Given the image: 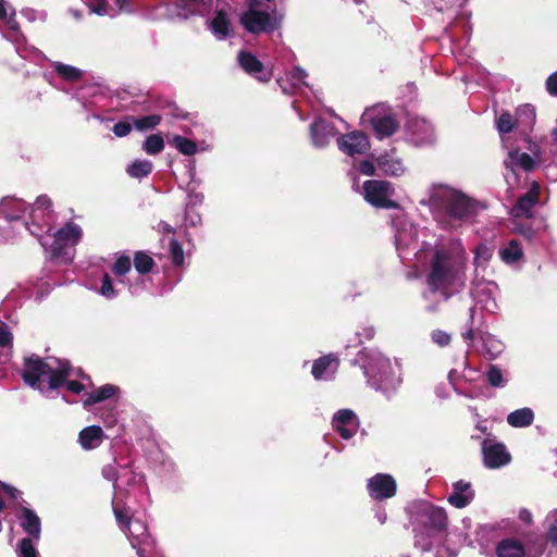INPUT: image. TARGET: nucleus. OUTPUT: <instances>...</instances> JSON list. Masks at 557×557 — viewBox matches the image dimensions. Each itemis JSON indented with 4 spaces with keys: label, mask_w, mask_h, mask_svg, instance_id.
I'll use <instances>...</instances> for the list:
<instances>
[{
    "label": "nucleus",
    "mask_w": 557,
    "mask_h": 557,
    "mask_svg": "<svg viewBox=\"0 0 557 557\" xmlns=\"http://www.w3.org/2000/svg\"><path fill=\"white\" fill-rule=\"evenodd\" d=\"M466 257L460 247L435 250L426 277L430 292L440 293L443 300L460 293L466 286Z\"/></svg>",
    "instance_id": "obj_1"
},
{
    "label": "nucleus",
    "mask_w": 557,
    "mask_h": 557,
    "mask_svg": "<svg viewBox=\"0 0 557 557\" xmlns=\"http://www.w3.org/2000/svg\"><path fill=\"white\" fill-rule=\"evenodd\" d=\"M72 375L85 377L79 370L74 373L66 360L55 358L42 360L37 356L27 358L23 370L25 383L44 393L52 392L66 383L70 392L79 394L85 386L76 381H66Z\"/></svg>",
    "instance_id": "obj_2"
},
{
    "label": "nucleus",
    "mask_w": 557,
    "mask_h": 557,
    "mask_svg": "<svg viewBox=\"0 0 557 557\" xmlns=\"http://www.w3.org/2000/svg\"><path fill=\"white\" fill-rule=\"evenodd\" d=\"M362 359H364L363 372L370 386L389 397L401 382L391 360L377 350L362 351L360 360Z\"/></svg>",
    "instance_id": "obj_3"
},
{
    "label": "nucleus",
    "mask_w": 557,
    "mask_h": 557,
    "mask_svg": "<svg viewBox=\"0 0 557 557\" xmlns=\"http://www.w3.org/2000/svg\"><path fill=\"white\" fill-rule=\"evenodd\" d=\"M429 202L434 210L444 211L455 219L467 218L472 211L470 199L446 185H434L430 190Z\"/></svg>",
    "instance_id": "obj_4"
},
{
    "label": "nucleus",
    "mask_w": 557,
    "mask_h": 557,
    "mask_svg": "<svg viewBox=\"0 0 557 557\" xmlns=\"http://www.w3.org/2000/svg\"><path fill=\"white\" fill-rule=\"evenodd\" d=\"M281 22L282 15L276 9L264 8L260 0H247V10L239 16V23L250 34L272 32Z\"/></svg>",
    "instance_id": "obj_5"
},
{
    "label": "nucleus",
    "mask_w": 557,
    "mask_h": 557,
    "mask_svg": "<svg viewBox=\"0 0 557 557\" xmlns=\"http://www.w3.org/2000/svg\"><path fill=\"white\" fill-rule=\"evenodd\" d=\"M499 295L498 286L493 281H485L483 278H475L472 283L471 296L474 301V307L470 309L469 329L462 333L466 341L473 339V325L474 314L476 308L487 313H496L499 310L497 297Z\"/></svg>",
    "instance_id": "obj_6"
},
{
    "label": "nucleus",
    "mask_w": 557,
    "mask_h": 557,
    "mask_svg": "<svg viewBox=\"0 0 557 557\" xmlns=\"http://www.w3.org/2000/svg\"><path fill=\"white\" fill-rule=\"evenodd\" d=\"M28 218L29 221L22 222V228L37 237L40 245L44 248H47L48 242L46 240L45 235H48L51 232V224L54 220L51 199L46 195L37 197L35 203L30 208Z\"/></svg>",
    "instance_id": "obj_7"
},
{
    "label": "nucleus",
    "mask_w": 557,
    "mask_h": 557,
    "mask_svg": "<svg viewBox=\"0 0 557 557\" xmlns=\"http://www.w3.org/2000/svg\"><path fill=\"white\" fill-rule=\"evenodd\" d=\"M83 236V230L79 225L69 222L58 230L52 236L45 235L48 242L46 251L50 253L51 259H60L67 263L73 260V247L78 244Z\"/></svg>",
    "instance_id": "obj_8"
},
{
    "label": "nucleus",
    "mask_w": 557,
    "mask_h": 557,
    "mask_svg": "<svg viewBox=\"0 0 557 557\" xmlns=\"http://www.w3.org/2000/svg\"><path fill=\"white\" fill-rule=\"evenodd\" d=\"M113 512L121 530L126 534L134 549L137 550L139 557H144V547L151 544L147 525L139 519L129 517L128 509L120 508L113 502Z\"/></svg>",
    "instance_id": "obj_9"
},
{
    "label": "nucleus",
    "mask_w": 557,
    "mask_h": 557,
    "mask_svg": "<svg viewBox=\"0 0 557 557\" xmlns=\"http://www.w3.org/2000/svg\"><path fill=\"white\" fill-rule=\"evenodd\" d=\"M362 120L372 126L379 139L392 136L398 127L391 108L384 104L367 109L362 114Z\"/></svg>",
    "instance_id": "obj_10"
},
{
    "label": "nucleus",
    "mask_w": 557,
    "mask_h": 557,
    "mask_svg": "<svg viewBox=\"0 0 557 557\" xmlns=\"http://www.w3.org/2000/svg\"><path fill=\"white\" fill-rule=\"evenodd\" d=\"M5 21V28L1 30L2 37L15 46L16 52L25 58L26 39L16 21V11L7 0H0V21Z\"/></svg>",
    "instance_id": "obj_11"
},
{
    "label": "nucleus",
    "mask_w": 557,
    "mask_h": 557,
    "mask_svg": "<svg viewBox=\"0 0 557 557\" xmlns=\"http://www.w3.org/2000/svg\"><path fill=\"white\" fill-rule=\"evenodd\" d=\"M393 195L394 188L389 182L371 180L363 184L364 199L374 207L397 208V202L391 199Z\"/></svg>",
    "instance_id": "obj_12"
},
{
    "label": "nucleus",
    "mask_w": 557,
    "mask_h": 557,
    "mask_svg": "<svg viewBox=\"0 0 557 557\" xmlns=\"http://www.w3.org/2000/svg\"><path fill=\"white\" fill-rule=\"evenodd\" d=\"M396 230L395 244L400 258L406 259L409 255L408 250H416L418 247L417 236L418 231L416 226L410 223L406 216L401 215L393 221Z\"/></svg>",
    "instance_id": "obj_13"
},
{
    "label": "nucleus",
    "mask_w": 557,
    "mask_h": 557,
    "mask_svg": "<svg viewBox=\"0 0 557 557\" xmlns=\"http://www.w3.org/2000/svg\"><path fill=\"white\" fill-rule=\"evenodd\" d=\"M418 521L428 532H442L447 527V515L444 508L430 503L418 506Z\"/></svg>",
    "instance_id": "obj_14"
},
{
    "label": "nucleus",
    "mask_w": 557,
    "mask_h": 557,
    "mask_svg": "<svg viewBox=\"0 0 557 557\" xmlns=\"http://www.w3.org/2000/svg\"><path fill=\"white\" fill-rule=\"evenodd\" d=\"M483 462L486 468L497 469L508 465L511 456L503 443L485 438L481 444Z\"/></svg>",
    "instance_id": "obj_15"
},
{
    "label": "nucleus",
    "mask_w": 557,
    "mask_h": 557,
    "mask_svg": "<svg viewBox=\"0 0 557 557\" xmlns=\"http://www.w3.org/2000/svg\"><path fill=\"white\" fill-rule=\"evenodd\" d=\"M368 492L373 499L382 500L396 494V481L386 473H377L368 480Z\"/></svg>",
    "instance_id": "obj_16"
},
{
    "label": "nucleus",
    "mask_w": 557,
    "mask_h": 557,
    "mask_svg": "<svg viewBox=\"0 0 557 557\" xmlns=\"http://www.w3.org/2000/svg\"><path fill=\"white\" fill-rule=\"evenodd\" d=\"M26 208V203L22 199H2L0 202V228H5L4 223H15L16 230H20L22 227L20 220L24 216Z\"/></svg>",
    "instance_id": "obj_17"
},
{
    "label": "nucleus",
    "mask_w": 557,
    "mask_h": 557,
    "mask_svg": "<svg viewBox=\"0 0 557 557\" xmlns=\"http://www.w3.org/2000/svg\"><path fill=\"white\" fill-rule=\"evenodd\" d=\"M337 146L347 156L363 154L370 148L368 137L359 131L347 133L337 138Z\"/></svg>",
    "instance_id": "obj_18"
},
{
    "label": "nucleus",
    "mask_w": 557,
    "mask_h": 557,
    "mask_svg": "<svg viewBox=\"0 0 557 557\" xmlns=\"http://www.w3.org/2000/svg\"><path fill=\"white\" fill-rule=\"evenodd\" d=\"M213 7V0H180L171 11L172 16L188 18L191 15H206Z\"/></svg>",
    "instance_id": "obj_19"
},
{
    "label": "nucleus",
    "mask_w": 557,
    "mask_h": 557,
    "mask_svg": "<svg viewBox=\"0 0 557 557\" xmlns=\"http://www.w3.org/2000/svg\"><path fill=\"white\" fill-rule=\"evenodd\" d=\"M332 425L344 440H349L356 434L359 420L352 410L341 409L334 414Z\"/></svg>",
    "instance_id": "obj_20"
},
{
    "label": "nucleus",
    "mask_w": 557,
    "mask_h": 557,
    "mask_svg": "<svg viewBox=\"0 0 557 557\" xmlns=\"http://www.w3.org/2000/svg\"><path fill=\"white\" fill-rule=\"evenodd\" d=\"M409 139L416 146H426L434 141L432 125L424 119H413L408 125Z\"/></svg>",
    "instance_id": "obj_21"
},
{
    "label": "nucleus",
    "mask_w": 557,
    "mask_h": 557,
    "mask_svg": "<svg viewBox=\"0 0 557 557\" xmlns=\"http://www.w3.org/2000/svg\"><path fill=\"white\" fill-rule=\"evenodd\" d=\"M237 59L243 70L260 82H269L271 79L272 72L264 70L263 64L252 53L240 51Z\"/></svg>",
    "instance_id": "obj_22"
},
{
    "label": "nucleus",
    "mask_w": 557,
    "mask_h": 557,
    "mask_svg": "<svg viewBox=\"0 0 557 557\" xmlns=\"http://www.w3.org/2000/svg\"><path fill=\"white\" fill-rule=\"evenodd\" d=\"M337 134L336 128L333 124L322 120L317 119L310 125V137L314 147L324 148L329 145L330 140Z\"/></svg>",
    "instance_id": "obj_23"
},
{
    "label": "nucleus",
    "mask_w": 557,
    "mask_h": 557,
    "mask_svg": "<svg viewBox=\"0 0 557 557\" xmlns=\"http://www.w3.org/2000/svg\"><path fill=\"white\" fill-rule=\"evenodd\" d=\"M451 488L453 491L449 494L447 500L451 506L456 508H465L474 499L475 493L469 482L459 480L453 483Z\"/></svg>",
    "instance_id": "obj_24"
},
{
    "label": "nucleus",
    "mask_w": 557,
    "mask_h": 557,
    "mask_svg": "<svg viewBox=\"0 0 557 557\" xmlns=\"http://www.w3.org/2000/svg\"><path fill=\"white\" fill-rule=\"evenodd\" d=\"M540 185L532 183L529 191L519 198L518 202L512 207L511 214L515 218H530L532 208L539 202Z\"/></svg>",
    "instance_id": "obj_25"
},
{
    "label": "nucleus",
    "mask_w": 557,
    "mask_h": 557,
    "mask_svg": "<svg viewBox=\"0 0 557 557\" xmlns=\"http://www.w3.org/2000/svg\"><path fill=\"white\" fill-rule=\"evenodd\" d=\"M308 74L299 66H295L292 71L286 72L284 76L277 78L282 91L286 95H293L302 86H307L305 82Z\"/></svg>",
    "instance_id": "obj_26"
},
{
    "label": "nucleus",
    "mask_w": 557,
    "mask_h": 557,
    "mask_svg": "<svg viewBox=\"0 0 557 557\" xmlns=\"http://www.w3.org/2000/svg\"><path fill=\"white\" fill-rule=\"evenodd\" d=\"M507 170L515 175L517 169L523 171H532L536 166V160L527 152H520L518 149L508 151L507 158L504 160Z\"/></svg>",
    "instance_id": "obj_27"
},
{
    "label": "nucleus",
    "mask_w": 557,
    "mask_h": 557,
    "mask_svg": "<svg viewBox=\"0 0 557 557\" xmlns=\"http://www.w3.org/2000/svg\"><path fill=\"white\" fill-rule=\"evenodd\" d=\"M337 367V359L332 355H327L314 361L311 373L315 380L326 381L334 376Z\"/></svg>",
    "instance_id": "obj_28"
},
{
    "label": "nucleus",
    "mask_w": 557,
    "mask_h": 557,
    "mask_svg": "<svg viewBox=\"0 0 557 557\" xmlns=\"http://www.w3.org/2000/svg\"><path fill=\"white\" fill-rule=\"evenodd\" d=\"M208 26L214 37L219 40H224L232 32L231 21L227 14L222 10L216 11L214 17L211 21H208Z\"/></svg>",
    "instance_id": "obj_29"
},
{
    "label": "nucleus",
    "mask_w": 557,
    "mask_h": 557,
    "mask_svg": "<svg viewBox=\"0 0 557 557\" xmlns=\"http://www.w3.org/2000/svg\"><path fill=\"white\" fill-rule=\"evenodd\" d=\"M380 170L388 176H401L406 172V166L400 158L393 154H382L376 159Z\"/></svg>",
    "instance_id": "obj_30"
},
{
    "label": "nucleus",
    "mask_w": 557,
    "mask_h": 557,
    "mask_svg": "<svg viewBox=\"0 0 557 557\" xmlns=\"http://www.w3.org/2000/svg\"><path fill=\"white\" fill-rule=\"evenodd\" d=\"M21 527L34 540L38 541L41 533V522L39 517L29 508H22V516L20 517Z\"/></svg>",
    "instance_id": "obj_31"
},
{
    "label": "nucleus",
    "mask_w": 557,
    "mask_h": 557,
    "mask_svg": "<svg viewBox=\"0 0 557 557\" xmlns=\"http://www.w3.org/2000/svg\"><path fill=\"white\" fill-rule=\"evenodd\" d=\"M496 557H528L522 543L515 539H505L495 547Z\"/></svg>",
    "instance_id": "obj_32"
},
{
    "label": "nucleus",
    "mask_w": 557,
    "mask_h": 557,
    "mask_svg": "<svg viewBox=\"0 0 557 557\" xmlns=\"http://www.w3.org/2000/svg\"><path fill=\"white\" fill-rule=\"evenodd\" d=\"M103 436L102 429L97 425H90L83 429L79 433V443L85 449H92L101 444Z\"/></svg>",
    "instance_id": "obj_33"
},
{
    "label": "nucleus",
    "mask_w": 557,
    "mask_h": 557,
    "mask_svg": "<svg viewBox=\"0 0 557 557\" xmlns=\"http://www.w3.org/2000/svg\"><path fill=\"white\" fill-rule=\"evenodd\" d=\"M498 253L502 261H504L506 264H515L523 258V249L521 244L516 239L509 240L507 245L499 249Z\"/></svg>",
    "instance_id": "obj_34"
},
{
    "label": "nucleus",
    "mask_w": 557,
    "mask_h": 557,
    "mask_svg": "<svg viewBox=\"0 0 557 557\" xmlns=\"http://www.w3.org/2000/svg\"><path fill=\"white\" fill-rule=\"evenodd\" d=\"M534 421V412L531 408L524 407L510 412L507 416V423L512 428H527Z\"/></svg>",
    "instance_id": "obj_35"
},
{
    "label": "nucleus",
    "mask_w": 557,
    "mask_h": 557,
    "mask_svg": "<svg viewBox=\"0 0 557 557\" xmlns=\"http://www.w3.org/2000/svg\"><path fill=\"white\" fill-rule=\"evenodd\" d=\"M546 521L548 522L547 540L549 543L547 557H557V509L548 513Z\"/></svg>",
    "instance_id": "obj_36"
},
{
    "label": "nucleus",
    "mask_w": 557,
    "mask_h": 557,
    "mask_svg": "<svg viewBox=\"0 0 557 557\" xmlns=\"http://www.w3.org/2000/svg\"><path fill=\"white\" fill-rule=\"evenodd\" d=\"M116 391L117 388L114 385L106 384L95 389L92 393H89L86 399L84 400V406L88 407L97 403L103 401L106 399H109L116 393Z\"/></svg>",
    "instance_id": "obj_37"
},
{
    "label": "nucleus",
    "mask_w": 557,
    "mask_h": 557,
    "mask_svg": "<svg viewBox=\"0 0 557 557\" xmlns=\"http://www.w3.org/2000/svg\"><path fill=\"white\" fill-rule=\"evenodd\" d=\"M536 114L532 104H523L517 110V123L525 129H531L535 123Z\"/></svg>",
    "instance_id": "obj_38"
},
{
    "label": "nucleus",
    "mask_w": 557,
    "mask_h": 557,
    "mask_svg": "<svg viewBox=\"0 0 557 557\" xmlns=\"http://www.w3.org/2000/svg\"><path fill=\"white\" fill-rule=\"evenodd\" d=\"M170 144L184 156H194L198 150L195 141L181 135H174Z\"/></svg>",
    "instance_id": "obj_39"
},
{
    "label": "nucleus",
    "mask_w": 557,
    "mask_h": 557,
    "mask_svg": "<svg viewBox=\"0 0 557 557\" xmlns=\"http://www.w3.org/2000/svg\"><path fill=\"white\" fill-rule=\"evenodd\" d=\"M152 168V163L148 160H135L127 166L126 172L132 177L143 178L151 173Z\"/></svg>",
    "instance_id": "obj_40"
},
{
    "label": "nucleus",
    "mask_w": 557,
    "mask_h": 557,
    "mask_svg": "<svg viewBox=\"0 0 557 557\" xmlns=\"http://www.w3.org/2000/svg\"><path fill=\"white\" fill-rule=\"evenodd\" d=\"M53 69L62 78L71 82L78 79L82 75V71L77 67L61 62H54Z\"/></svg>",
    "instance_id": "obj_41"
},
{
    "label": "nucleus",
    "mask_w": 557,
    "mask_h": 557,
    "mask_svg": "<svg viewBox=\"0 0 557 557\" xmlns=\"http://www.w3.org/2000/svg\"><path fill=\"white\" fill-rule=\"evenodd\" d=\"M161 122V116L151 114L143 117H132L134 127L138 131H147L156 127Z\"/></svg>",
    "instance_id": "obj_42"
},
{
    "label": "nucleus",
    "mask_w": 557,
    "mask_h": 557,
    "mask_svg": "<svg viewBox=\"0 0 557 557\" xmlns=\"http://www.w3.org/2000/svg\"><path fill=\"white\" fill-rule=\"evenodd\" d=\"M154 264L153 259L143 251H138L134 257V265L137 272L146 274L151 271Z\"/></svg>",
    "instance_id": "obj_43"
},
{
    "label": "nucleus",
    "mask_w": 557,
    "mask_h": 557,
    "mask_svg": "<svg viewBox=\"0 0 557 557\" xmlns=\"http://www.w3.org/2000/svg\"><path fill=\"white\" fill-rule=\"evenodd\" d=\"M163 148L164 141L160 135H150L144 143V149L148 154H158Z\"/></svg>",
    "instance_id": "obj_44"
},
{
    "label": "nucleus",
    "mask_w": 557,
    "mask_h": 557,
    "mask_svg": "<svg viewBox=\"0 0 557 557\" xmlns=\"http://www.w3.org/2000/svg\"><path fill=\"white\" fill-rule=\"evenodd\" d=\"M33 540V537H25L20 541L16 550L18 557H38Z\"/></svg>",
    "instance_id": "obj_45"
},
{
    "label": "nucleus",
    "mask_w": 557,
    "mask_h": 557,
    "mask_svg": "<svg viewBox=\"0 0 557 557\" xmlns=\"http://www.w3.org/2000/svg\"><path fill=\"white\" fill-rule=\"evenodd\" d=\"M486 377L491 386L504 387L506 380L504 379L503 372L496 366H491L486 372Z\"/></svg>",
    "instance_id": "obj_46"
},
{
    "label": "nucleus",
    "mask_w": 557,
    "mask_h": 557,
    "mask_svg": "<svg viewBox=\"0 0 557 557\" xmlns=\"http://www.w3.org/2000/svg\"><path fill=\"white\" fill-rule=\"evenodd\" d=\"M131 258L122 255L116 258L112 271L116 276H123L131 271Z\"/></svg>",
    "instance_id": "obj_47"
},
{
    "label": "nucleus",
    "mask_w": 557,
    "mask_h": 557,
    "mask_svg": "<svg viewBox=\"0 0 557 557\" xmlns=\"http://www.w3.org/2000/svg\"><path fill=\"white\" fill-rule=\"evenodd\" d=\"M99 294L108 299H113L117 296V292L113 287V282L107 273L102 276Z\"/></svg>",
    "instance_id": "obj_48"
},
{
    "label": "nucleus",
    "mask_w": 557,
    "mask_h": 557,
    "mask_svg": "<svg viewBox=\"0 0 557 557\" xmlns=\"http://www.w3.org/2000/svg\"><path fill=\"white\" fill-rule=\"evenodd\" d=\"M170 255L175 265L180 267L184 263V250L181 244L174 238L170 242Z\"/></svg>",
    "instance_id": "obj_49"
},
{
    "label": "nucleus",
    "mask_w": 557,
    "mask_h": 557,
    "mask_svg": "<svg viewBox=\"0 0 557 557\" xmlns=\"http://www.w3.org/2000/svg\"><path fill=\"white\" fill-rule=\"evenodd\" d=\"M513 119L508 112H504L497 120V129L500 134L510 133L513 128Z\"/></svg>",
    "instance_id": "obj_50"
},
{
    "label": "nucleus",
    "mask_w": 557,
    "mask_h": 557,
    "mask_svg": "<svg viewBox=\"0 0 557 557\" xmlns=\"http://www.w3.org/2000/svg\"><path fill=\"white\" fill-rule=\"evenodd\" d=\"M21 14L29 22L46 21L47 14L45 11H38L32 8H24Z\"/></svg>",
    "instance_id": "obj_51"
},
{
    "label": "nucleus",
    "mask_w": 557,
    "mask_h": 557,
    "mask_svg": "<svg viewBox=\"0 0 557 557\" xmlns=\"http://www.w3.org/2000/svg\"><path fill=\"white\" fill-rule=\"evenodd\" d=\"M102 475L106 480L113 482V487L116 488V482L120 476L117 466L115 463L107 465L102 468Z\"/></svg>",
    "instance_id": "obj_52"
},
{
    "label": "nucleus",
    "mask_w": 557,
    "mask_h": 557,
    "mask_svg": "<svg viewBox=\"0 0 557 557\" xmlns=\"http://www.w3.org/2000/svg\"><path fill=\"white\" fill-rule=\"evenodd\" d=\"M467 0H434L436 9L441 12L453 8L462 7Z\"/></svg>",
    "instance_id": "obj_53"
},
{
    "label": "nucleus",
    "mask_w": 557,
    "mask_h": 557,
    "mask_svg": "<svg viewBox=\"0 0 557 557\" xmlns=\"http://www.w3.org/2000/svg\"><path fill=\"white\" fill-rule=\"evenodd\" d=\"M432 341L441 347L450 343V335L444 331L436 330L431 334Z\"/></svg>",
    "instance_id": "obj_54"
},
{
    "label": "nucleus",
    "mask_w": 557,
    "mask_h": 557,
    "mask_svg": "<svg viewBox=\"0 0 557 557\" xmlns=\"http://www.w3.org/2000/svg\"><path fill=\"white\" fill-rule=\"evenodd\" d=\"M13 339L12 333L9 330V326L0 321V346H9L11 345Z\"/></svg>",
    "instance_id": "obj_55"
},
{
    "label": "nucleus",
    "mask_w": 557,
    "mask_h": 557,
    "mask_svg": "<svg viewBox=\"0 0 557 557\" xmlns=\"http://www.w3.org/2000/svg\"><path fill=\"white\" fill-rule=\"evenodd\" d=\"M132 131V124L127 121H121L114 124L113 133L117 137H124L128 135Z\"/></svg>",
    "instance_id": "obj_56"
},
{
    "label": "nucleus",
    "mask_w": 557,
    "mask_h": 557,
    "mask_svg": "<svg viewBox=\"0 0 557 557\" xmlns=\"http://www.w3.org/2000/svg\"><path fill=\"white\" fill-rule=\"evenodd\" d=\"M491 256L492 253L490 248L486 245H480L475 251V261L482 260L485 262L491 258Z\"/></svg>",
    "instance_id": "obj_57"
},
{
    "label": "nucleus",
    "mask_w": 557,
    "mask_h": 557,
    "mask_svg": "<svg viewBox=\"0 0 557 557\" xmlns=\"http://www.w3.org/2000/svg\"><path fill=\"white\" fill-rule=\"evenodd\" d=\"M359 171L368 176L375 175V165L373 162L364 160L359 164Z\"/></svg>",
    "instance_id": "obj_58"
},
{
    "label": "nucleus",
    "mask_w": 557,
    "mask_h": 557,
    "mask_svg": "<svg viewBox=\"0 0 557 557\" xmlns=\"http://www.w3.org/2000/svg\"><path fill=\"white\" fill-rule=\"evenodd\" d=\"M546 89L550 95L557 96V71L548 76Z\"/></svg>",
    "instance_id": "obj_59"
},
{
    "label": "nucleus",
    "mask_w": 557,
    "mask_h": 557,
    "mask_svg": "<svg viewBox=\"0 0 557 557\" xmlns=\"http://www.w3.org/2000/svg\"><path fill=\"white\" fill-rule=\"evenodd\" d=\"M128 475H129L128 481H127L128 485H139V484L144 483V481H145V478L143 474L136 473L132 470L128 471Z\"/></svg>",
    "instance_id": "obj_60"
},
{
    "label": "nucleus",
    "mask_w": 557,
    "mask_h": 557,
    "mask_svg": "<svg viewBox=\"0 0 557 557\" xmlns=\"http://www.w3.org/2000/svg\"><path fill=\"white\" fill-rule=\"evenodd\" d=\"M154 228L157 232L162 234H170L175 232L174 227L164 221H160Z\"/></svg>",
    "instance_id": "obj_61"
},
{
    "label": "nucleus",
    "mask_w": 557,
    "mask_h": 557,
    "mask_svg": "<svg viewBox=\"0 0 557 557\" xmlns=\"http://www.w3.org/2000/svg\"><path fill=\"white\" fill-rule=\"evenodd\" d=\"M0 486L2 487V490H3V491H4V492H5V493L11 497V498H13V499H17V497H18V495H20V492H18L15 487H13V486H11V485H9V484H5V483H3V482H0Z\"/></svg>",
    "instance_id": "obj_62"
},
{
    "label": "nucleus",
    "mask_w": 557,
    "mask_h": 557,
    "mask_svg": "<svg viewBox=\"0 0 557 557\" xmlns=\"http://www.w3.org/2000/svg\"><path fill=\"white\" fill-rule=\"evenodd\" d=\"M374 334L375 331L373 326H366L362 329V332L357 333L358 336H363L366 339H372Z\"/></svg>",
    "instance_id": "obj_63"
},
{
    "label": "nucleus",
    "mask_w": 557,
    "mask_h": 557,
    "mask_svg": "<svg viewBox=\"0 0 557 557\" xmlns=\"http://www.w3.org/2000/svg\"><path fill=\"white\" fill-rule=\"evenodd\" d=\"M201 222V218L196 214V215H193V216H189L188 214L186 215L185 218V224L187 226H196L197 224H199Z\"/></svg>",
    "instance_id": "obj_64"
}]
</instances>
